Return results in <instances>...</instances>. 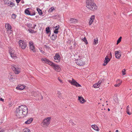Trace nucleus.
Here are the masks:
<instances>
[{"instance_id":"f257e3e1","label":"nucleus","mask_w":132,"mask_h":132,"mask_svg":"<svg viewBox=\"0 0 132 132\" xmlns=\"http://www.w3.org/2000/svg\"><path fill=\"white\" fill-rule=\"evenodd\" d=\"M28 112V108L25 105H22L18 106L16 111V116L19 118L24 117Z\"/></svg>"},{"instance_id":"f03ea898","label":"nucleus","mask_w":132,"mask_h":132,"mask_svg":"<svg viewBox=\"0 0 132 132\" xmlns=\"http://www.w3.org/2000/svg\"><path fill=\"white\" fill-rule=\"evenodd\" d=\"M41 60L43 62L51 66L57 72L60 71L61 69L59 65L53 63L48 60L45 58H42Z\"/></svg>"},{"instance_id":"7ed1b4c3","label":"nucleus","mask_w":132,"mask_h":132,"mask_svg":"<svg viewBox=\"0 0 132 132\" xmlns=\"http://www.w3.org/2000/svg\"><path fill=\"white\" fill-rule=\"evenodd\" d=\"M51 118L50 117L44 119L41 123V125L43 127H46L50 124Z\"/></svg>"},{"instance_id":"20e7f679","label":"nucleus","mask_w":132,"mask_h":132,"mask_svg":"<svg viewBox=\"0 0 132 132\" xmlns=\"http://www.w3.org/2000/svg\"><path fill=\"white\" fill-rule=\"evenodd\" d=\"M86 6L88 9L93 11H95L97 9V7L94 2Z\"/></svg>"},{"instance_id":"39448f33","label":"nucleus","mask_w":132,"mask_h":132,"mask_svg":"<svg viewBox=\"0 0 132 132\" xmlns=\"http://www.w3.org/2000/svg\"><path fill=\"white\" fill-rule=\"evenodd\" d=\"M68 81L70 83L71 85L75 86L76 87H81V85L73 78H72V80H68Z\"/></svg>"},{"instance_id":"423d86ee","label":"nucleus","mask_w":132,"mask_h":132,"mask_svg":"<svg viewBox=\"0 0 132 132\" xmlns=\"http://www.w3.org/2000/svg\"><path fill=\"white\" fill-rule=\"evenodd\" d=\"M19 44L20 47L22 49H24L26 48L27 46L26 42L24 41L21 40H19Z\"/></svg>"},{"instance_id":"0eeeda50","label":"nucleus","mask_w":132,"mask_h":132,"mask_svg":"<svg viewBox=\"0 0 132 132\" xmlns=\"http://www.w3.org/2000/svg\"><path fill=\"white\" fill-rule=\"evenodd\" d=\"M11 68L15 74H18L19 73L20 69L17 68L16 66H12Z\"/></svg>"},{"instance_id":"6e6552de","label":"nucleus","mask_w":132,"mask_h":132,"mask_svg":"<svg viewBox=\"0 0 132 132\" xmlns=\"http://www.w3.org/2000/svg\"><path fill=\"white\" fill-rule=\"evenodd\" d=\"M54 58L55 60V61L56 62H59L60 61V55L58 54H55Z\"/></svg>"},{"instance_id":"1a4fd4ad","label":"nucleus","mask_w":132,"mask_h":132,"mask_svg":"<svg viewBox=\"0 0 132 132\" xmlns=\"http://www.w3.org/2000/svg\"><path fill=\"white\" fill-rule=\"evenodd\" d=\"M30 49L33 52L35 51V47L33 45V43L32 42H30L29 43Z\"/></svg>"},{"instance_id":"9d476101","label":"nucleus","mask_w":132,"mask_h":132,"mask_svg":"<svg viewBox=\"0 0 132 132\" xmlns=\"http://www.w3.org/2000/svg\"><path fill=\"white\" fill-rule=\"evenodd\" d=\"M95 17V16L94 15H92L90 16L89 22V24L90 25L94 21Z\"/></svg>"},{"instance_id":"9b49d317","label":"nucleus","mask_w":132,"mask_h":132,"mask_svg":"<svg viewBox=\"0 0 132 132\" xmlns=\"http://www.w3.org/2000/svg\"><path fill=\"white\" fill-rule=\"evenodd\" d=\"M10 55L11 57L14 59H15L16 58V52L14 50L12 51L10 53Z\"/></svg>"},{"instance_id":"f8f14e48","label":"nucleus","mask_w":132,"mask_h":132,"mask_svg":"<svg viewBox=\"0 0 132 132\" xmlns=\"http://www.w3.org/2000/svg\"><path fill=\"white\" fill-rule=\"evenodd\" d=\"M69 20L71 24H76L78 22L77 19L73 18H70Z\"/></svg>"},{"instance_id":"ddd939ff","label":"nucleus","mask_w":132,"mask_h":132,"mask_svg":"<svg viewBox=\"0 0 132 132\" xmlns=\"http://www.w3.org/2000/svg\"><path fill=\"white\" fill-rule=\"evenodd\" d=\"M110 59L108 58V56H107L105 57L104 61V63L103 64V65L105 66L110 61Z\"/></svg>"},{"instance_id":"4468645a","label":"nucleus","mask_w":132,"mask_h":132,"mask_svg":"<svg viewBox=\"0 0 132 132\" xmlns=\"http://www.w3.org/2000/svg\"><path fill=\"white\" fill-rule=\"evenodd\" d=\"M5 28L7 29V31H11V27L10 24L8 23H7L5 24Z\"/></svg>"},{"instance_id":"2eb2a0df","label":"nucleus","mask_w":132,"mask_h":132,"mask_svg":"<svg viewBox=\"0 0 132 132\" xmlns=\"http://www.w3.org/2000/svg\"><path fill=\"white\" fill-rule=\"evenodd\" d=\"M76 63L77 65L80 66L83 65L85 64V63L80 60L77 61Z\"/></svg>"},{"instance_id":"dca6fc26","label":"nucleus","mask_w":132,"mask_h":132,"mask_svg":"<svg viewBox=\"0 0 132 132\" xmlns=\"http://www.w3.org/2000/svg\"><path fill=\"white\" fill-rule=\"evenodd\" d=\"M120 54V53L119 51H116L115 52V56L116 58L119 59L120 58L121 55Z\"/></svg>"},{"instance_id":"f3484780","label":"nucleus","mask_w":132,"mask_h":132,"mask_svg":"<svg viewBox=\"0 0 132 132\" xmlns=\"http://www.w3.org/2000/svg\"><path fill=\"white\" fill-rule=\"evenodd\" d=\"M91 127L94 130L96 131H98L100 129L99 128L95 125H92L91 126Z\"/></svg>"},{"instance_id":"a211bd4d","label":"nucleus","mask_w":132,"mask_h":132,"mask_svg":"<svg viewBox=\"0 0 132 132\" xmlns=\"http://www.w3.org/2000/svg\"><path fill=\"white\" fill-rule=\"evenodd\" d=\"M78 100L80 102V103L82 104L86 101L82 97H78Z\"/></svg>"},{"instance_id":"6ab92c4d","label":"nucleus","mask_w":132,"mask_h":132,"mask_svg":"<svg viewBox=\"0 0 132 132\" xmlns=\"http://www.w3.org/2000/svg\"><path fill=\"white\" fill-rule=\"evenodd\" d=\"M25 88V86L23 85H21L20 86H18L17 87H16V89H19L20 90H23Z\"/></svg>"},{"instance_id":"aec40b11","label":"nucleus","mask_w":132,"mask_h":132,"mask_svg":"<svg viewBox=\"0 0 132 132\" xmlns=\"http://www.w3.org/2000/svg\"><path fill=\"white\" fill-rule=\"evenodd\" d=\"M33 119L32 118H30L29 119L26 121L25 122V124H29L30 123L33 121Z\"/></svg>"},{"instance_id":"412c9836","label":"nucleus","mask_w":132,"mask_h":132,"mask_svg":"<svg viewBox=\"0 0 132 132\" xmlns=\"http://www.w3.org/2000/svg\"><path fill=\"white\" fill-rule=\"evenodd\" d=\"M94 2L93 0H86V6Z\"/></svg>"},{"instance_id":"4be33fe9","label":"nucleus","mask_w":132,"mask_h":132,"mask_svg":"<svg viewBox=\"0 0 132 132\" xmlns=\"http://www.w3.org/2000/svg\"><path fill=\"white\" fill-rule=\"evenodd\" d=\"M56 38V35L53 34L51 37V38L52 40H55Z\"/></svg>"},{"instance_id":"5701e85b","label":"nucleus","mask_w":132,"mask_h":132,"mask_svg":"<svg viewBox=\"0 0 132 132\" xmlns=\"http://www.w3.org/2000/svg\"><path fill=\"white\" fill-rule=\"evenodd\" d=\"M15 5V4L13 2L10 1L9 3V4H8V5L9 6L11 7H12L14 6Z\"/></svg>"},{"instance_id":"b1692460","label":"nucleus","mask_w":132,"mask_h":132,"mask_svg":"<svg viewBox=\"0 0 132 132\" xmlns=\"http://www.w3.org/2000/svg\"><path fill=\"white\" fill-rule=\"evenodd\" d=\"M30 12L28 10V9H26L25 11V13L27 15H29Z\"/></svg>"},{"instance_id":"393cba45","label":"nucleus","mask_w":132,"mask_h":132,"mask_svg":"<svg viewBox=\"0 0 132 132\" xmlns=\"http://www.w3.org/2000/svg\"><path fill=\"white\" fill-rule=\"evenodd\" d=\"M37 10L40 15H42V12L41 10L39 8H37Z\"/></svg>"},{"instance_id":"a878e982","label":"nucleus","mask_w":132,"mask_h":132,"mask_svg":"<svg viewBox=\"0 0 132 132\" xmlns=\"http://www.w3.org/2000/svg\"><path fill=\"white\" fill-rule=\"evenodd\" d=\"M100 86L99 84L97 82L93 85V87L95 88H97L99 87Z\"/></svg>"},{"instance_id":"bb28decb","label":"nucleus","mask_w":132,"mask_h":132,"mask_svg":"<svg viewBox=\"0 0 132 132\" xmlns=\"http://www.w3.org/2000/svg\"><path fill=\"white\" fill-rule=\"evenodd\" d=\"M10 2V1L9 0H4V4L6 5H8V4H9V3Z\"/></svg>"},{"instance_id":"cd10ccee","label":"nucleus","mask_w":132,"mask_h":132,"mask_svg":"<svg viewBox=\"0 0 132 132\" xmlns=\"http://www.w3.org/2000/svg\"><path fill=\"white\" fill-rule=\"evenodd\" d=\"M55 9L53 7H52L51 8L49 9L48 10V12L50 13L52 12H53V10H55Z\"/></svg>"},{"instance_id":"c85d7f7f","label":"nucleus","mask_w":132,"mask_h":132,"mask_svg":"<svg viewBox=\"0 0 132 132\" xmlns=\"http://www.w3.org/2000/svg\"><path fill=\"white\" fill-rule=\"evenodd\" d=\"M98 43V39L97 38L94 39V44L96 45Z\"/></svg>"},{"instance_id":"c756f323","label":"nucleus","mask_w":132,"mask_h":132,"mask_svg":"<svg viewBox=\"0 0 132 132\" xmlns=\"http://www.w3.org/2000/svg\"><path fill=\"white\" fill-rule=\"evenodd\" d=\"M46 30L47 34H48L49 32H50L49 27H46Z\"/></svg>"},{"instance_id":"7c9ffc66","label":"nucleus","mask_w":132,"mask_h":132,"mask_svg":"<svg viewBox=\"0 0 132 132\" xmlns=\"http://www.w3.org/2000/svg\"><path fill=\"white\" fill-rule=\"evenodd\" d=\"M82 40H83L84 42H85V43L86 44H88V42L86 38L85 37H84V38H83L81 39Z\"/></svg>"},{"instance_id":"2f4dec72","label":"nucleus","mask_w":132,"mask_h":132,"mask_svg":"<svg viewBox=\"0 0 132 132\" xmlns=\"http://www.w3.org/2000/svg\"><path fill=\"white\" fill-rule=\"evenodd\" d=\"M31 94L32 95H34V96H36L37 95V93L35 92H32L31 93Z\"/></svg>"},{"instance_id":"473e14b6","label":"nucleus","mask_w":132,"mask_h":132,"mask_svg":"<svg viewBox=\"0 0 132 132\" xmlns=\"http://www.w3.org/2000/svg\"><path fill=\"white\" fill-rule=\"evenodd\" d=\"M104 81V79H102L101 80H100L98 82V84H99V85H100L102 83H103Z\"/></svg>"},{"instance_id":"72a5a7b5","label":"nucleus","mask_w":132,"mask_h":132,"mask_svg":"<svg viewBox=\"0 0 132 132\" xmlns=\"http://www.w3.org/2000/svg\"><path fill=\"white\" fill-rule=\"evenodd\" d=\"M122 38V37H120L118 39L117 41V44H118L121 41V39Z\"/></svg>"},{"instance_id":"f704fd0d","label":"nucleus","mask_w":132,"mask_h":132,"mask_svg":"<svg viewBox=\"0 0 132 132\" xmlns=\"http://www.w3.org/2000/svg\"><path fill=\"white\" fill-rule=\"evenodd\" d=\"M28 31L30 33H33L35 32L34 30H33L31 29H29L28 30Z\"/></svg>"},{"instance_id":"c9c22d12","label":"nucleus","mask_w":132,"mask_h":132,"mask_svg":"<svg viewBox=\"0 0 132 132\" xmlns=\"http://www.w3.org/2000/svg\"><path fill=\"white\" fill-rule=\"evenodd\" d=\"M30 14L29 15L30 16H33L35 15V13L34 11L33 12H30Z\"/></svg>"},{"instance_id":"e433bc0d","label":"nucleus","mask_w":132,"mask_h":132,"mask_svg":"<svg viewBox=\"0 0 132 132\" xmlns=\"http://www.w3.org/2000/svg\"><path fill=\"white\" fill-rule=\"evenodd\" d=\"M30 130L28 128H26L24 129V132H30Z\"/></svg>"},{"instance_id":"4c0bfd02","label":"nucleus","mask_w":132,"mask_h":132,"mask_svg":"<svg viewBox=\"0 0 132 132\" xmlns=\"http://www.w3.org/2000/svg\"><path fill=\"white\" fill-rule=\"evenodd\" d=\"M121 81H120V82H119L118 84H116L114 85V86L115 87H118L121 84Z\"/></svg>"},{"instance_id":"58836bf2","label":"nucleus","mask_w":132,"mask_h":132,"mask_svg":"<svg viewBox=\"0 0 132 132\" xmlns=\"http://www.w3.org/2000/svg\"><path fill=\"white\" fill-rule=\"evenodd\" d=\"M16 17V15L14 14H13L11 16V17L13 19H14Z\"/></svg>"},{"instance_id":"ea45409f","label":"nucleus","mask_w":132,"mask_h":132,"mask_svg":"<svg viewBox=\"0 0 132 132\" xmlns=\"http://www.w3.org/2000/svg\"><path fill=\"white\" fill-rule=\"evenodd\" d=\"M32 24H31L30 23H27V26H28V27L29 28L31 27V28H32Z\"/></svg>"},{"instance_id":"a19ab883","label":"nucleus","mask_w":132,"mask_h":132,"mask_svg":"<svg viewBox=\"0 0 132 132\" xmlns=\"http://www.w3.org/2000/svg\"><path fill=\"white\" fill-rule=\"evenodd\" d=\"M58 30L57 29H56L54 31V33L56 34H57L58 32Z\"/></svg>"},{"instance_id":"79ce46f5","label":"nucleus","mask_w":132,"mask_h":132,"mask_svg":"<svg viewBox=\"0 0 132 132\" xmlns=\"http://www.w3.org/2000/svg\"><path fill=\"white\" fill-rule=\"evenodd\" d=\"M122 75L123 76L125 75V69H123L122 71Z\"/></svg>"},{"instance_id":"37998d69","label":"nucleus","mask_w":132,"mask_h":132,"mask_svg":"<svg viewBox=\"0 0 132 132\" xmlns=\"http://www.w3.org/2000/svg\"><path fill=\"white\" fill-rule=\"evenodd\" d=\"M129 111V105H128L126 108V112Z\"/></svg>"},{"instance_id":"c03bdc74","label":"nucleus","mask_w":132,"mask_h":132,"mask_svg":"<svg viewBox=\"0 0 132 132\" xmlns=\"http://www.w3.org/2000/svg\"><path fill=\"white\" fill-rule=\"evenodd\" d=\"M60 93L59 92H58V93L57 94V96L59 98H60L61 97V95H60Z\"/></svg>"},{"instance_id":"a18cd8bd","label":"nucleus","mask_w":132,"mask_h":132,"mask_svg":"<svg viewBox=\"0 0 132 132\" xmlns=\"http://www.w3.org/2000/svg\"><path fill=\"white\" fill-rule=\"evenodd\" d=\"M5 131V130L4 129H2L1 130H0V132H4Z\"/></svg>"},{"instance_id":"49530a36","label":"nucleus","mask_w":132,"mask_h":132,"mask_svg":"<svg viewBox=\"0 0 132 132\" xmlns=\"http://www.w3.org/2000/svg\"><path fill=\"white\" fill-rule=\"evenodd\" d=\"M55 29H59V26H55Z\"/></svg>"},{"instance_id":"de8ad7c7","label":"nucleus","mask_w":132,"mask_h":132,"mask_svg":"<svg viewBox=\"0 0 132 132\" xmlns=\"http://www.w3.org/2000/svg\"><path fill=\"white\" fill-rule=\"evenodd\" d=\"M16 3H18L20 2L21 0H15Z\"/></svg>"},{"instance_id":"09e8293b","label":"nucleus","mask_w":132,"mask_h":132,"mask_svg":"<svg viewBox=\"0 0 132 132\" xmlns=\"http://www.w3.org/2000/svg\"><path fill=\"white\" fill-rule=\"evenodd\" d=\"M126 112L128 115H129L131 114V113L129 111L127 112Z\"/></svg>"},{"instance_id":"8fccbe9b","label":"nucleus","mask_w":132,"mask_h":132,"mask_svg":"<svg viewBox=\"0 0 132 132\" xmlns=\"http://www.w3.org/2000/svg\"><path fill=\"white\" fill-rule=\"evenodd\" d=\"M70 122L71 123L72 125H73L74 124V123L71 121H70Z\"/></svg>"},{"instance_id":"3c124183","label":"nucleus","mask_w":132,"mask_h":132,"mask_svg":"<svg viewBox=\"0 0 132 132\" xmlns=\"http://www.w3.org/2000/svg\"><path fill=\"white\" fill-rule=\"evenodd\" d=\"M13 78V77L12 76V75H11L10 77H9V79H12Z\"/></svg>"},{"instance_id":"603ef678","label":"nucleus","mask_w":132,"mask_h":132,"mask_svg":"<svg viewBox=\"0 0 132 132\" xmlns=\"http://www.w3.org/2000/svg\"><path fill=\"white\" fill-rule=\"evenodd\" d=\"M34 26L33 27H32V28H33V29H35V27L36 26V24H34Z\"/></svg>"},{"instance_id":"864d4df0","label":"nucleus","mask_w":132,"mask_h":132,"mask_svg":"<svg viewBox=\"0 0 132 132\" xmlns=\"http://www.w3.org/2000/svg\"><path fill=\"white\" fill-rule=\"evenodd\" d=\"M0 100L1 101H3V102L4 101V100L2 98H0Z\"/></svg>"},{"instance_id":"5fc2aeb1","label":"nucleus","mask_w":132,"mask_h":132,"mask_svg":"<svg viewBox=\"0 0 132 132\" xmlns=\"http://www.w3.org/2000/svg\"><path fill=\"white\" fill-rule=\"evenodd\" d=\"M58 79L59 81L60 82H61V83L62 82V81L61 80H60V79L58 78Z\"/></svg>"},{"instance_id":"6e6d98bb","label":"nucleus","mask_w":132,"mask_h":132,"mask_svg":"<svg viewBox=\"0 0 132 132\" xmlns=\"http://www.w3.org/2000/svg\"><path fill=\"white\" fill-rule=\"evenodd\" d=\"M40 52L43 54L44 53V51H43L42 50H41V51H40Z\"/></svg>"},{"instance_id":"4d7b16f0","label":"nucleus","mask_w":132,"mask_h":132,"mask_svg":"<svg viewBox=\"0 0 132 132\" xmlns=\"http://www.w3.org/2000/svg\"><path fill=\"white\" fill-rule=\"evenodd\" d=\"M21 2L22 3H24V2L23 0L22 1H21Z\"/></svg>"},{"instance_id":"13d9d810","label":"nucleus","mask_w":132,"mask_h":132,"mask_svg":"<svg viewBox=\"0 0 132 132\" xmlns=\"http://www.w3.org/2000/svg\"><path fill=\"white\" fill-rule=\"evenodd\" d=\"M110 55H111V56H112V54H111V52H110Z\"/></svg>"},{"instance_id":"bf43d9fd","label":"nucleus","mask_w":132,"mask_h":132,"mask_svg":"<svg viewBox=\"0 0 132 132\" xmlns=\"http://www.w3.org/2000/svg\"><path fill=\"white\" fill-rule=\"evenodd\" d=\"M116 132H118V130H116Z\"/></svg>"},{"instance_id":"052dcab7","label":"nucleus","mask_w":132,"mask_h":132,"mask_svg":"<svg viewBox=\"0 0 132 132\" xmlns=\"http://www.w3.org/2000/svg\"><path fill=\"white\" fill-rule=\"evenodd\" d=\"M108 111H109L110 110V109H109V108L108 109Z\"/></svg>"},{"instance_id":"680f3d73","label":"nucleus","mask_w":132,"mask_h":132,"mask_svg":"<svg viewBox=\"0 0 132 132\" xmlns=\"http://www.w3.org/2000/svg\"><path fill=\"white\" fill-rule=\"evenodd\" d=\"M114 14H115V13H114Z\"/></svg>"},{"instance_id":"e2e57ef3","label":"nucleus","mask_w":132,"mask_h":132,"mask_svg":"<svg viewBox=\"0 0 132 132\" xmlns=\"http://www.w3.org/2000/svg\"><path fill=\"white\" fill-rule=\"evenodd\" d=\"M75 43H74V45H75Z\"/></svg>"},{"instance_id":"0e129e2a","label":"nucleus","mask_w":132,"mask_h":132,"mask_svg":"<svg viewBox=\"0 0 132 132\" xmlns=\"http://www.w3.org/2000/svg\"><path fill=\"white\" fill-rule=\"evenodd\" d=\"M109 132H111L110 131Z\"/></svg>"},{"instance_id":"69168bd1","label":"nucleus","mask_w":132,"mask_h":132,"mask_svg":"<svg viewBox=\"0 0 132 132\" xmlns=\"http://www.w3.org/2000/svg\"><path fill=\"white\" fill-rule=\"evenodd\" d=\"M131 132H132V131H131Z\"/></svg>"},{"instance_id":"338daca9","label":"nucleus","mask_w":132,"mask_h":132,"mask_svg":"<svg viewBox=\"0 0 132 132\" xmlns=\"http://www.w3.org/2000/svg\"><path fill=\"white\" fill-rule=\"evenodd\" d=\"M131 95H132V94H131Z\"/></svg>"},{"instance_id":"774afa93","label":"nucleus","mask_w":132,"mask_h":132,"mask_svg":"<svg viewBox=\"0 0 132 132\" xmlns=\"http://www.w3.org/2000/svg\"><path fill=\"white\" fill-rule=\"evenodd\" d=\"M3 0L4 1V0Z\"/></svg>"}]
</instances>
